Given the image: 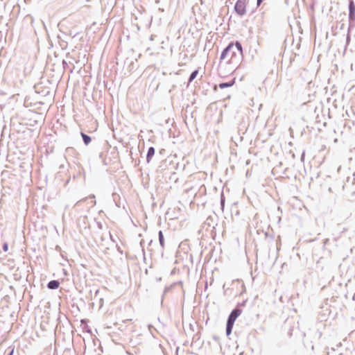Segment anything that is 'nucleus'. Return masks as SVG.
<instances>
[{
    "instance_id": "nucleus-1",
    "label": "nucleus",
    "mask_w": 355,
    "mask_h": 355,
    "mask_svg": "<svg viewBox=\"0 0 355 355\" xmlns=\"http://www.w3.org/2000/svg\"><path fill=\"white\" fill-rule=\"evenodd\" d=\"M242 55L243 49L241 43L236 42L235 45L233 43H230L222 52L220 64L230 69H236L242 58Z\"/></svg>"
},
{
    "instance_id": "nucleus-2",
    "label": "nucleus",
    "mask_w": 355,
    "mask_h": 355,
    "mask_svg": "<svg viewBox=\"0 0 355 355\" xmlns=\"http://www.w3.org/2000/svg\"><path fill=\"white\" fill-rule=\"evenodd\" d=\"M241 309H235L232 311V313L229 315L226 328V332L227 336H229L231 334L234 327V322L236 320V318L241 314Z\"/></svg>"
},
{
    "instance_id": "nucleus-3",
    "label": "nucleus",
    "mask_w": 355,
    "mask_h": 355,
    "mask_svg": "<svg viewBox=\"0 0 355 355\" xmlns=\"http://www.w3.org/2000/svg\"><path fill=\"white\" fill-rule=\"evenodd\" d=\"M247 1L248 0H238L236 1L234 9L239 15H243L245 14Z\"/></svg>"
},
{
    "instance_id": "nucleus-4",
    "label": "nucleus",
    "mask_w": 355,
    "mask_h": 355,
    "mask_svg": "<svg viewBox=\"0 0 355 355\" xmlns=\"http://www.w3.org/2000/svg\"><path fill=\"white\" fill-rule=\"evenodd\" d=\"M98 129V123L96 120L90 119L87 123V132L89 133L94 132Z\"/></svg>"
},
{
    "instance_id": "nucleus-5",
    "label": "nucleus",
    "mask_w": 355,
    "mask_h": 355,
    "mask_svg": "<svg viewBox=\"0 0 355 355\" xmlns=\"http://www.w3.org/2000/svg\"><path fill=\"white\" fill-rule=\"evenodd\" d=\"M154 155H155V148L153 147H150L148 148L147 156H146L147 162L149 163L150 162V160Z\"/></svg>"
},
{
    "instance_id": "nucleus-6",
    "label": "nucleus",
    "mask_w": 355,
    "mask_h": 355,
    "mask_svg": "<svg viewBox=\"0 0 355 355\" xmlns=\"http://www.w3.org/2000/svg\"><path fill=\"white\" fill-rule=\"evenodd\" d=\"M60 283L56 280H52L49 282L48 287L50 289H56L59 287Z\"/></svg>"
},
{
    "instance_id": "nucleus-7",
    "label": "nucleus",
    "mask_w": 355,
    "mask_h": 355,
    "mask_svg": "<svg viewBox=\"0 0 355 355\" xmlns=\"http://www.w3.org/2000/svg\"><path fill=\"white\" fill-rule=\"evenodd\" d=\"M235 84V78L230 81L229 83H220L219 84V87L220 89H224L225 87H232Z\"/></svg>"
},
{
    "instance_id": "nucleus-8",
    "label": "nucleus",
    "mask_w": 355,
    "mask_h": 355,
    "mask_svg": "<svg viewBox=\"0 0 355 355\" xmlns=\"http://www.w3.org/2000/svg\"><path fill=\"white\" fill-rule=\"evenodd\" d=\"M81 136L86 145H88L91 142V138L83 132H81Z\"/></svg>"
},
{
    "instance_id": "nucleus-9",
    "label": "nucleus",
    "mask_w": 355,
    "mask_h": 355,
    "mask_svg": "<svg viewBox=\"0 0 355 355\" xmlns=\"http://www.w3.org/2000/svg\"><path fill=\"white\" fill-rule=\"evenodd\" d=\"M159 241L160 245L162 248H164V235H163V233L162 231L159 232Z\"/></svg>"
},
{
    "instance_id": "nucleus-10",
    "label": "nucleus",
    "mask_w": 355,
    "mask_h": 355,
    "mask_svg": "<svg viewBox=\"0 0 355 355\" xmlns=\"http://www.w3.org/2000/svg\"><path fill=\"white\" fill-rule=\"evenodd\" d=\"M198 74V70H195L194 71H193L190 76L189 82L193 81L196 78Z\"/></svg>"
},
{
    "instance_id": "nucleus-11",
    "label": "nucleus",
    "mask_w": 355,
    "mask_h": 355,
    "mask_svg": "<svg viewBox=\"0 0 355 355\" xmlns=\"http://www.w3.org/2000/svg\"><path fill=\"white\" fill-rule=\"evenodd\" d=\"M3 249L5 252H7L8 250V243H5L3 245Z\"/></svg>"
},
{
    "instance_id": "nucleus-12",
    "label": "nucleus",
    "mask_w": 355,
    "mask_h": 355,
    "mask_svg": "<svg viewBox=\"0 0 355 355\" xmlns=\"http://www.w3.org/2000/svg\"><path fill=\"white\" fill-rule=\"evenodd\" d=\"M349 9H350V12H352L353 10L354 9V6L353 2L350 3Z\"/></svg>"
},
{
    "instance_id": "nucleus-13",
    "label": "nucleus",
    "mask_w": 355,
    "mask_h": 355,
    "mask_svg": "<svg viewBox=\"0 0 355 355\" xmlns=\"http://www.w3.org/2000/svg\"><path fill=\"white\" fill-rule=\"evenodd\" d=\"M261 2H262V0H257V5L259 6Z\"/></svg>"
},
{
    "instance_id": "nucleus-14",
    "label": "nucleus",
    "mask_w": 355,
    "mask_h": 355,
    "mask_svg": "<svg viewBox=\"0 0 355 355\" xmlns=\"http://www.w3.org/2000/svg\"><path fill=\"white\" fill-rule=\"evenodd\" d=\"M13 352H14V349H12L10 352V353L9 354V355H12L13 354Z\"/></svg>"
}]
</instances>
